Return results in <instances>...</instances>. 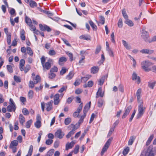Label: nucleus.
I'll return each instance as SVG.
<instances>
[{
    "label": "nucleus",
    "mask_w": 156,
    "mask_h": 156,
    "mask_svg": "<svg viewBox=\"0 0 156 156\" xmlns=\"http://www.w3.org/2000/svg\"><path fill=\"white\" fill-rule=\"evenodd\" d=\"M152 64L149 60L144 61L141 63V67L145 72H149L151 70V68L149 67Z\"/></svg>",
    "instance_id": "1"
},
{
    "label": "nucleus",
    "mask_w": 156,
    "mask_h": 156,
    "mask_svg": "<svg viewBox=\"0 0 156 156\" xmlns=\"http://www.w3.org/2000/svg\"><path fill=\"white\" fill-rule=\"evenodd\" d=\"M53 103L52 100H51L49 102L45 104L44 102L41 103V108L43 112L44 111V108H46V110L48 112L52 108V104Z\"/></svg>",
    "instance_id": "2"
},
{
    "label": "nucleus",
    "mask_w": 156,
    "mask_h": 156,
    "mask_svg": "<svg viewBox=\"0 0 156 156\" xmlns=\"http://www.w3.org/2000/svg\"><path fill=\"white\" fill-rule=\"evenodd\" d=\"M141 37L146 42H148L149 35L148 32L146 31L144 28H143L140 31Z\"/></svg>",
    "instance_id": "3"
},
{
    "label": "nucleus",
    "mask_w": 156,
    "mask_h": 156,
    "mask_svg": "<svg viewBox=\"0 0 156 156\" xmlns=\"http://www.w3.org/2000/svg\"><path fill=\"white\" fill-rule=\"evenodd\" d=\"M112 137H111L108 139V140L106 142L103 147L102 151L101 152V156L103 155L104 153L107 151L111 142L112 141Z\"/></svg>",
    "instance_id": "4"
},
{
    "label": "nucleus",
    "mask_w": 156,
    "mask_h": 156,
    "mask_svg": "<svg viewBox=\"0 0 156 156\" xmlns=\"http://www.w3.org/2000/svg\"><path fill=\"white\" fill-rule=\"evenodd\" d=\"M83 113V114L81 116L78 123H76L75 125L71 124L69 125V127H74L75 128H77V129L79 128L80 124L83 122V119L85 117L86 115V113Z\"/></svg>",
    "instance_id": "5"
},
{
    "label": "nucleus",
    "mask_w": 156,
    "mask_h": 156,
    "mask_svg": "<svg viewBox=\"0 0 156 156\" xmlns=\"http://www.w3.org/2000/svg\"><path fill=\"white\" fill-rule=\"evenodd\" d=\"M145 108H144L142 102L140 103V104L138 107V113L137 115V119L140 118L143 115L144 112Z\"/></svg>",
    "instance_id": "6"
},
{
    "label": "nucleus",
    "mask_w": 156,
    "mask_h": 156,
    "mask_svg": "<svg viewBox=\"0 0 156 156\" xmlns=\"http://www.w3.org/2000/svg\"><path fill=\"white\" fill-rule=\"evenodd\" d=\"M52 62V60L51 59L49 58L47 61L42 65L43 70L45 71V69L48 70L50 69L51 67V63Z\"/></svg>",
    "instance_id": "7"
},
{
    "label": "nucleus",
    "mask_w": 156,
    "mask_h": 156,
    "mask_svg": "<svg viewBox=\"0 0 156 156\" xmlns=\"http://www.w3.org/2000/svg\"><path fill=\"white\" fill-rule=\"evenodd\" d=\"M65 134L64 132H62L61 129L58 130L55 133V136L56 138L59 139L62 138L64 136Z\"/></svg>",
    "instance_id": "8"
},
{
    "label": "nucleus",
    "mask_w": 156,
    "mask_h": 156,
    "mask_svg": "<svg viewBox=\"0 0 156 156\" xmlns=\"http://www.w3.org/2000/svg\"><path fill=\"white\" fill-rule=\"evenodd\" d=\"M83 108V103H81L79 106L76 111L73 114V115L74 117H78L79 113L80 112Z\"/></svg>",
    "instance_id": "9"
},
{
    "label": "nucleus",
    "mask_w": 156,
    "mask_h": 156,
    "mask_svg": "<svg viewBox=\"0 0 156 156\" xmlns=\"http://www.w3.org/2000/svg\"><path fill=\"white\" fill-rule=\"evenodd\" d=\"M131 109L132 107L131 105L128 106L126 108L124 113L122 116V119L125 118L129 115Z\"/></svg>",
    "instance_id": "10"
},
{
    "label": "nucleus",
    "mask_w": 156,
    "mask_h": 156,
    "mask_svg": "<svg viewBox=\"0 0 156 156\" xmlns=\"http://www.w3.org/2000/svg\"><path fill=\"white\" fill-rule=\"evenodd\" d=\"M68 127L70 129H72V130L66 135V137L67 138H69L74 133L75 130L77 129V128H75L74 127H69V126Z\"/></svg>",
    "instance_id": "11"
},
{
    "label": "nucleus",
    "mask_w": 156,
    "mask_h": 156,
    "mask_svg": "<svg viewBox=\"0 0 156 156\" xmlns=\"http://www.w3.org/2000/svg\"><path fill=\"white\" fill-rule=\"evenodd\" d=\"M39 26L40 30L43 31L47 30L48 32H50L51 30V29L49 27L46 25H45L43 26L40 24Z\"/></svg>",
    "instance_id": "12"
},
{
    "label": "nucleus",
    "mask_w": 156,
    "mask_h": 156,
    "mask_svg": "<svg viewBox=\"0 0 156 156\" xmlns=\"http://www.w3.org/2000/svg\"><path fill=\"white\" fill-rule=\"evenodd\" d=\"M44 12L48 15V16L49 18H51V19H52L54 20L58 21L59 20V18L58 17H56L55 18H52L51 16H53L54 15V14L50 11H45Z\"/></svg>",
    "instance_id": "13"
},
{
    "label": "nucleus",
    "mask_w": 156,
    "mask_h": 156,
    "mask_svg": "<svg viewBox=\"0 0 156 156\" xmlns=\"http://www.w3.org/2000/svg\"><path fill=\"white\" fill-rule=\"evenodd\" d=\"M140 52L143 54L151 55L154 53V51L148 49H143L141 50Z\"/></svg>",
    "instance_id": "14"
},
{
    "label": "nucleus",
    "mask_w": 156,
    "mask_h": 156,
    "mask_svg": "<svg viewBox=\"0 0 156 156\" xmlns=\"http://www.w3.org/2000/svg\"><path fill=\"white\" fill-rule=\"evenodd\" d=\"M59 94H55L54 97V103L55 105H57L59 103L60 100L59 99Z\"/></svg>",
    "instance_id": "15"
},
{
    "label": "nucleus",
    "mask_w": 156,
    "mask_h": 156,
    "mask_svg": "<svg viewBox=\"0 0 156 156\" xmlns=\"http://www.w3.org/2000/svg\"><path fill=\"white\" fill-rule=\"evenodd\" d=\"M91 104V102L90 101L86 105L83 109V113H87V112L90 107Z\"/></svg>",
    "instance_id": "16"
},
{
    "label": "nucleus",
    "mask_w": 156,
    "mask_h": 156,
    "mask_svg": "<svg viewBox=\"0 0 156 156\" xmlns=\"http://www.w3.org/2000/svg\"><path fill=\"white\" fill-rule=\"evenodd\" d=\"M75 144V143L73 141L70 143H67L66 146V150H68L69 149L72 148Z\"/></svg>",
    "instance_id": "17"
},
{
    "label": "nucleus",
    "mask_w": 156,
    "mask_h": 156,
    "mask_svg": "<svg viewBox=\"0 0 156 156\" xmlns=\"http://www.w3.org/2000/svg\"><path fill=\"white\" fill-rule=\"evenodd\" d=\"M67 61L66 58L65 57H62L59 58L58 63V64L62 66L63 64Z\"/></svg>",
    "instance_id": "18"
},
{
    "label": "nucleus",
    "mask_w": 156,
    "mask_h": 156,
    "mask_svg": "<svg viewBox=\"0 0 156 156\" xmlns=\"http://www.w3.org/2000/svg\"><path fill=\"white\" fill-rule=\"evenodd\" d=\"M16 108V106H15V107L13 105H9L7 108V109L9 112H12V111L15 112Z\"/></svg>",
    "instance_id": "19"
},
{
    "label": "nucleus",
    "mask_w": 156,
    "mask_h": 156,
    "mask_svg": "<svg viewBox=\"0 0 156 156\" xmlns=\"http://www.w3.org/2000/svg\"><path fill=\"white\" fill-rule=\"evenodd\" d=\"M142 92L141 89L140 88L137 91L136 93V95L137 97V100L138 102H140V95Z\"/></svg>",
    "instance_id": "20"
},
{
    "label": "nucleus",
    "mask_w": 156,
    "mask_h": 156,
    "mask_svg": "<svg viewBox=\"0 0 156 156\" xmlns=\"http://www.w3.org/2000/svg\"><path fill=\"white\" fill-rule=\"evenodd\" d=\"M133 80H137L138 83L139 84L140 83V79L139 76H138L137 74L135 73H133Z\"/></svg>",
    "instance_id": "21"
},
{
    "label": "nucleus",
    "mask_w": 156,
    "mask_h": 156,
    "mask_svg": "<svg viewBox=\"0 0 156 156\" xmlns=\"http://www.w3.org/2000/svg\"><path fill=\"white\" fill-rule=\"evenodd\" d=\"M99 69V68L98 66H93L91 69V72L93 74L96 73L98 71Z\"/></svg>",
    "instance_id": "22"
},
{
    "label": "nucleus",
    "mask_w": 156,
    "mask_h": 156,
    "mask_svg": "<svg viewBox=\"0 0 156 156\" xmlns=\"http://www.w3.org/2000/svg\"><path fill=\"white\" fill-rule=\"evenodd\" d=\"M98 96H99L101 97H102L104 96L103 93L102 92V88L101 87H100L98 89V90L97 92L96 96V98H98Z\"/></svg>",
    "instance_id": "23"
},
{
    "label": "nucleus",
    "mask_w": 156,
    "mask_h": 156,
    "mask_svg": "<svg viewBox=\"0 0 156 156\" xmlns=\"http://www.w3.org/2000/svg\"><path fill=\"white\" fill-rule=\"evenodd\" d=\"M122 43L124 47L127 49L129 50L131 49V46L129 45L124 40H122Z\"/></svg>",
    "instance_id": "24"
},
{
    "label": "nucleus",
    "mask_w": 156,
    "mask_h": 156,
    "mask_svg": "<svg viewBox=\"0 0 156 156\" xmlns=\"http://www.w3.org/2000/svg\"><path fill=\"white\" fill-rule=\"evenodd\" d=\"M33 80L35 83L37 84L40 82L41 80V78L38 75H37L35 77L33 78Z\"/></svg>",
    "instance_id": "25"
},
{
    "label": "nucleus",
    "mask_w": 156,
    "mask_h": 156,
    "mask_svg": "<svg viewBox=\"0 0 156 156\" xmlns=\"http://www.w3.org/2000/svg\"><path fill=\"white\" fill-rule=\"evenodd\" d=\"M74 73L73 71H70L66 76V79L68 80L71 79L73 77Z\"/></svg>",
    "instance_id": "26"
},
{
    "label": "nucleus",
    "mask_w": 156,
    "mask_h": 156,
    "mask_svg": "<svg viewBox=\"0 0 156 156\" xmlns=\"http://www.w3.org/2000/svg\"><path fill=\"white\" fill-rule=\"evenodd\" d=\"M19 119L20 123L22 125H23V123L25 121V120L24 117L22 114H20V115Z\"/></svg>",
    "instance_id": "27"
},
{
    "label": "nucleus",
    "mask_w": 156,
    "mask_h": 156,
    "mask_svg": "<svg viewBox=\"0 0 156 156\" xmlns=\"http://www.w3.org/2000/svg\"><path fill=\"white\" fill-rule=\"evenodd\" d=\"M18 141L16 140L12 141L9 146V147L11 148H13V146H16L18 145Z\"/></svg>",
    "instance_id": "28"
},
{
    "label": "nucleus",
    "mask_w": 156,
    "mask_h": 156,
    "mask_svg": "<svg viewBox=\"0 0 156 156\" xmlns=\"http://www.w3.org/2000/svg\"><path fill=\"white\" fill-rule=\"evenodd\" d=\"M80 38L87 41L90 40V37L89 35H82L80 37Z\"/></svg>",
    "instance_id": "29"
},
{
    "label": "nucleus",
    "mask_w": 156,
    "mask_h": 156,
    "mask_svg": "<svg viewBox=\"0 0 156 156\" xmlns=\"http://www.w3.org/2000/svg\"><path fill=\"white\" fill-rule=\"evenodd\" d=\"M94 84V83L92 81H89L88 82L87 84H85L83 85V87L84 88H86L87 87H90L92 86Z\"/></svg>",
    "instance_id": "30"
},
{
    "label": "nucleus",
    "mask_w": 156,
    "mask_h": 156,
    "mask_svg": "<svg viewBox=\"0 0 156 156\" xmlns=\"http://www.w3.org/2000/svg\"><path fill=\"white\" fill-rule=\"evenodd\" d=\"M107 77V76H105L102 77L98 81L99 82V84L100 85H102L104 83L105 79Z\"/></svg>",
    "instance_id": "31"
},
{
    "label": "nucleus",
    "mask_w": 156,
    "mask_h": 156,
    "mask_svg": "<svg viewBox=\"0 0 156 156\" xmlns=\"http://www.w3.org/2000/svg\"><path fill=\"white\" fill-rule=\"evenodd\" d=\"M136 137L134 136H131L130 139L128 141V145H132L133 142L134 140L135 139Z\"/></svg>",
    "instance_id": "32"
},
{
    "label": "nucleus",
    "mask_w": 156,
    "mask_h": 156,
    "mask_svg": "<svg viewBox=\"0 0 156 156\" xmlns=\"http://www.w3.org/2000/svg\"><path fill=\"white\" fill-rule=\"evenodd\" d=\"M25 21L28 26H30L32 22L31 19L27 16L25 17Z\"/></svg>",
    "instance_id": "33"
},
{
    "label": "nucleus",
    "mask_w": 156,
    "mask_h": 156,
    "mask_svg": "<svg viewBox=\"0 0 156 156\" xmlns=\"http://www.w3.org/2000/svg\"><path fill=\"white\" fill-rule=\"evenodd\" d=\"M154 137V135H151L148 138L147 141L146 143V145L148 146L150 144L151 141L153 140Z\"/></svg>",
    "instance_id": "34"
},
{
    "label": "nucleus",
    "mask_w": 156,
    "mask_h": 156,
    "mask_svg": "<svg viewBox=\"0 0 156 156\" xmlns=\"http://www.w3.org/2000/svg\"><path fill=\"white\" fill-rule=\"evenodd\" d=\"M27 53L28 54L31 56H33V53L30 47H27Z\"/></svg>",
    "instance_id": "35"
},
{
    "label": "nucleus",
    "mask_w": 156,
    "mask_h": 156,
    "mask_svg": "<svg viewBox=\"0 0 156 156\" xmlns=\"http://www.w3.org/2000/svg\"><path fill=\"white\" fill-rule=\"evenodd\" d=\"M33 147L32 145L30 146L29 149L28 151L27 154L26 156H31L33 152Z\"/></svg>",
    "instance_id": "36"
},
{
    "label": "nucleus",
    "mask_w": 156,
    "mask_h": 156,
    "mask_svg": "<svg viewBox=\"0 0 156 156\" xmlns=\"http://www.w3.org/2000/svg\"><path fill=\"white\" fill-rule=\"evenodd\" d=\"M122 13L124 18L126 20L128 18V16L127 15L126 10L125 9H123L122 10Z\"/></svg>",
    "instance_id": "37"
},
{
    "label": "nucleus",
    "mask_w": 156,
    "mask_h": 156,
    "mask_svg": "<svg viewBox=\"0 0 156 156\" xmlns=\"http://www.w3.org/2000/svg\"><path fill=\"white\" fill-rule=\"evenodd\" d=\"M126 21L125 22V23L127 24L130 27L133 26V23L132 22V21L130 20L127 19H126Z\"/></svg>",
    "instance_id": "38"
},
{
    "label": "nucleus",
    "mask_w": 156,
    "mask_h": 156,
    "mask_svg": "<svg viewBox=\"0 0 156 156\" xmlns=\"http://www.w3.org/2000/svg\"><path fill=\"white\" fill-rule=\"evenodd\" d=\"M25 32L23 30H22L20 32V37L21 39L24 41L25 39Z\"/></svg>",
    "instance_id": "39"
},
{
    "label": "nucleus",
    "mask_w": 156,
    "mask_h": 156,
    "mask_svg": "<svg viewBox=\"0 0 156 156\" xmlns=\"http://www.w3.org/2000/svg\"><path fill=\"white\" fill-rule=\"evenodd\" d=\"M71 122V119L70 118H67L65 119L64 123L66 125L69 124Z\"/></svg>",
    "instance_id": "40"
},
{
    "label": "nucleus",
    "mask_w": 156,
    "mask_h": 156,
    "mask_svg": "<svg viewBox=\"0 0 156 156\" xmlns=\"http://www.w3.org/2000/svg\"><path fill=\"white\" fill-rule=\"evenodd\" d=\"M29 3L30 6L32 8H34L37 5V3L33 0H30Z\"/></svg>",
    "instance_id": "41"
},
{
    "label": "nucleus",
    "mask_w": 156,
    "mask_h": 156,
    "mask_svg": "<svg viewBox=\"0 0 156 156\" xmlns=\"http://www.w3.org/2000/svg\"><path fill=\"white\" fill-rule=\"evenodd\" d=\"M156 82H149L148 83V86L151 89H153L156 84Z\"/></svg>",
    "instance_id": "42"
},
{
    "label": "nucleus",
    "mask_w": 156,
    "mask_h": 156,
    "mask_svg": "<svg viewBox=\"0 0 156 156\" xmlns=\"http://www.w3.org/2000/svg\"><path fill=\"white\" fill-rule=\"evenodd\" d=\"M89 23L90 25L92 27L93 30H96L97 28V27L94 24V23L92 21H89Z\"/></svg>",
    "instance_id": "43"
},
{
    "label": "nucleus",
    "mask_w": 156,
    "mask_h": 156,
    "mask_svg": "<svg viewBox=\"0 0 156 156\" xmlns=\"http://www.w3.org/2000/svg\"><path fill=\"white\" fill-rule=\"evenodd\" d=\"M35 126L37 128H39L41 126V122L40 121H37L34 123Z\"/></svg>",
    "instance_id": "44"
},
{
    "label": "nucleus",
    "mask_w": 156,
    "mask_h": 156,
    "mask_svg": "<svg viewBox=\"0 0 156 156\" xmlns=\"http://www.w3.org/2000/svg\"><path fill=\"white\" fill-rule=\"evenodd\" d=\"M11 34H8L7 35V41L8 44H9L11 41Z\"/></svg>",
    "instance_id": "45"
},
{
    "label": "nucleus",
    "mask_w": 156,
    "mask_h": 156,
    "mask_svg": "<svg viewBox=\"0 0 156 156\" xmlns=\"http://www.w3.org/2000/svg\"><path fill=\"white\" fill-rule=\"evenodd\" d=\"M67 69L65 67H63L60 71V73L61 75H63L65 74L67 71Z\"/></svg>",
    "instance_id": "46"
},
{
    "label": "nucleus",
    "mask_w": 156,
    "mask_h": 156,
    "mask_svg": "<svg viewBox=\"0 0 156 156\" xmlns=\"http://www.w3.org/2000/svg\"><path fill=\"white\" fill-rule=\"evenodd\" d=\"M118 27L119 28H122V21L121 18H120L119 19L118 23Z\"/></svg>",
    "instance_id": "47"
},
{
    "label": "nucleus",
    "mask_w": 156,
    "mask_h": 156,
    "mask_svg": "<svg viewBox=\"0 0 156 156\" xmlns=\"http://www.w3.org/2000/svg\"><path fill=\"white\" fill-rule=\"evenodd\" d=\"M85 56L83 55H81V58L80 60L79 61L78 63L79 65H82L83 64H82L84 63V62L83 61V60L85 59Z\"/></svg>",
    "instance_id": "48"
},
{
    "label": "nucleus",
    "mask_w": 156,
    "mask_h": 156,
    "mask_svg": "<svg viewBox=\"0 0 156 156\" xmlns=\"http://www.w3.org/2000/svg\"><path fill=\"white\" fill-rule=\"evenodd\" d=\"M33 91L32 90H30L28 94V96L29 99H32L33 96Z\"/></svg>",
    "instance_id": "49"
},
{
    "label": "nucleus",
    "mask_w": 156,
    "mask_h": 156,
    "mask_svg": "<svg viewBox=\"0 0 156 156\" xmlns=\"http://www.w3.org/2000/svg\"><path fill=\"white\" fill-rule=\"evenodd\" d=\"M129 150V147H127L126 148L124 149L122 153L124 155H126L128 153Z\"/></svg>",
    "instance_id": "50"
},
{
    "label": "nucleus",
    "mask_w": 156,
    "mask_h": 156,
    "mask_svg": "<svg viewBox=\"0 0 156 156\" xmlns=\"http://www.w3.org/2000/svg\"><path fill=\"white\" fill-rule=\"evenodd\" d=\"M104 103V101L102 99L98 100V106L99 107H102Z\"/></svg>",
    "instance_id": "51"
},
{
    "label": "nucleus",
    "mask_w": 156,
    "mask_h": 156,
    "mask_svg": "<svg viewBox=\"0 0 156 156\" xmlns=\"http://www.w3.org/2000/svg\"><path fill=\"white\" fill-rule=\"evenodd\" d=\"M67 88V87L66 86H63L58 90V92L59 93H62L64 91H66Z\"/></svg>",
    "instance_id": "52"
},
{
    "label": "nucleus",
    "mask_w": 156,
    "mask_h": 156,
    "mask_svg": "<svg viewBox=\"0 0 156 156\" xmlns=\"http://www.w3.org/2000/svg\"><path fill=\"white\" fill-rule=\"evenodd\" d=\"M7 69L8 71L10 73H12L13 72V69L12 68V67L11 65H7L6 66Z\"/></svg>",
    "instance_id": "53"
},
{
    "label": "nucleus",
    "mask_w": 156,
    "mask_h": 156,
    "mask_svg": "<svg viewBox=\"0 0 156 156\" xmlns=\"http://www.w3.org/2000/svg\"><path fill=\"white\" fill-rule=\"evenodd\" d=\"M79 146L78 145H77L76 146L74 149V150L73 151L74 153H75V154H76L79 151Z\"/></svg>",
    "instance_id": "54"
},
{
    "label": "nucleus",
    "mask_w": 156,
    "mask_h": 156,
    "mask_svg": "<svg viewBox=\"0 0 156 156\" xmlns=\"http://www.w3.org/2000/svg\"><path fill=\"white\" fill-rule=\"evenodd\" d=\"M54 150L51 149L48 151L46 155V156H52L54 152Z\"/></svg>",
    "instance_id": "55"
},
{
    "label": "nucleus",
    "mask_w": 156,
    "mask_h": 156,
    "mask_svg": "<svg viewBox=\"0 0 156 156\" xmlns=\"http://www.w3.org/2000/svg\"><path fill=\"white\" fill-rule=\"evenodd\" d=\"M55 76V74L52 72H50L48 74V78L50 79H52Z\"/></svg>",
    "instance_id": "56"
},
{
    "label": "nucleus",
    "mask_w": 156,
    "mask_h": 156,
    "mask_svg": "<svg viewBox=\"0 0 156 156\" xmlns=\"http://www.w3.org/2000/svg\"><path fill=\"white\" fill-rule=\"evenodd\" d=\"M91 77L90 75H87L86 76L84 77H82V80L84 82L87 81Z\"/></svg>",
    "instance_id": "57"
},
{
    "label": "nucleus",
    "mask_w": 156,
    "mask_h": 156,
    "mask_svg": "<svg viewBox=\"0 0 156 156\" xmlns=\"http://www.w3.org/2000/svg\"><path fill=\"white\" fill-rule=\"evenodd\" d=\"M48 54L49 55L51 56H52L55 55L56 54V53L55 50L53 49L49 51L48 52Z\"/></svg>",
    "instance_id": "58"
},
{
    "label": "nucleus",
    "mask_w": 156,
    "mask_h": 156,
    "mask_svg": "<svg viewBox=\"0 0 156 156\" xmlns=\"http://www.w3.org/2000/svg\"><path fill=\"white\" fill-rule=\"evenodd\" d=\"M14 79L15 81L16 82H20L21 81V79L20 78L16 76H14Z\"/></svg>",
    "instance_id": "59"
},
{
    "label": "nucleus",
    "mask_w": 156,
    "mask_h": 156,
    "mask_svg": "<svg viewBox=\"0 0 156 156\" xmlns=\"http://www.w3.org/2000/svg\"><path fill=\"white\" fill-rule=\"evenodd\" d=\"M35 84V83L33 81H30L29 85V87L31 88H33L34 87V85Z\"/></svg>",
    "instance_id": "60"
},
{
    "label": "nucleus",
    "mask_w": 156,
    "mask_h": 156,
    "mask_svg": "<svg viewBox=\"0 0 156 156\" xmlns=\"http://www.w3.org/2000/svg\"><path fill=\"white\" fill-rule=\"evenodd\" d=\"M22 112L25 115H27L29 114V112L26 108H24L22 110Z\"/></svg>",
    "instance_id": "61"
},
{
    "label": "nucleus",
    "mask_w": 156,
    "mask_h": 156,
    "mask_svg": "<svg viewBox=\"0 0 156 156\" xmlns=\"http://www.w3.org/2000/svg\"><path fill=\"white\" fill-rule=\"evenodd\" d=\"M107 50L108 51L109 54L110 56H114V54L111 48L108 49Z\"/></svg>",
    "instance_id": "62"
},
{
    "label": "nucleus",
    "mask_w": 156,
    "mask_h": 156,
    "mask_svg": "<svg viewBox=\"0 0 156 156\" xmlns=\"http://www.w3.org/2000/svg\"><path fill=\"white\" fill-rule=\"evenodd\" d=\"M53 142L52 140L50 139H48L46 141L45 143L48 145H50Z\"/></svg>",
    "instance_id": "63"
},
{
    "label": "nucleus",
    "mask_w": 156,
    "mask_h": 156,
    "mask_svg": "<svg viewBox=\"0 0 156 156\" xmlns=\"http://www.w3.org/2000/svg\"><path fill=\"white\" fill-rule=\"evenodd\" d=\"M81 81L80 79L76 80L75 82L73 84L75 86H76L79 85Z\"/></svg>",
    "instance_id": "64"
}]
</instances>
